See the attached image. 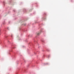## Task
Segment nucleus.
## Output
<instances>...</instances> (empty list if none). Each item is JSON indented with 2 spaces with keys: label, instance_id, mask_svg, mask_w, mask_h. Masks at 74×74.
<instances>
[{
  "label": "nucleus",
  "instance_id": "obj_1",
  "mask_svg": "<svg viewBox=\"0 0 74 74\" xmlns=\"http://www.w3.org/2000/svg\"><path fill=\"white\" fill-rule=\"evenodd\" d=\"M40 35V33H38L37 34V36H38L39 35Z\"/></svg>",
  "mask_w": 74,
  "mask_h": 74
}]
</instances>
